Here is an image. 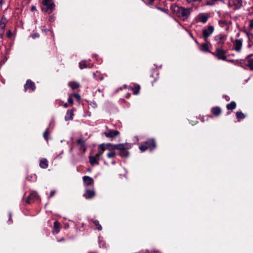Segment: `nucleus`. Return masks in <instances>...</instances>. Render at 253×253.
I'll list each match as a JSON object with an SVG mask.
<instances>
[{"mask_svg": "<svg viewBox=\"0 0 253 253\" xmlns=\"http://www.w3.org/2000/svg\"><path fill=\"white\" fill-rule=\"evenodd\" d=\"M171 10L181 20L185 21L188 19L192 11V8H185L176 5L171 6Z\"/></svg>", "mask_w": 253, "mask_h": 253, "instance_id": "nucleus-1", "label": "nucleus"}, {"mask_svg": "<svg viewBox=\"0 0 253 253\" xmlns=\"http://www.w3.org/2000/svg\"><path fill=\"white\" fill-rule=\"evenodd\" d=\"M118 150V155L122 158H127L129 155L128 150L132 147V144L129 143L115 144L113 146Z\"/></svg>", "mask_w": 253, "mask_h": 253, "instance_id": "nucleus-2", "label": "nucleus"}, {"mask_svg": "<svg viewBox=\"0 0 253 253\" xmlns=\"http://www.w3.org/2000/svg\"><path fill=\"white\" fill-rule=\"evenodd\" d=\"M42 4L45 7L42 8V11L47 14L52 13L55 8V4L52 0H42Z\"/></svg>", "mask_w": 253, "mask_h": 253, "instance_id": "nucleus-3", "label": "nucleus"}, {"mask_svg": "<svg viewBox=\"0 0 253 253\" xmlns=\"http://www.w3.org/2000/svg\"><path fill=\"white\" fill-rule=\"evenodd\" d=\"M239 64L243 68L248 67L251 70H253V54L248 55L245 59L241 60Z\"/></svg>", "mask_w": 253, "mask_h": 253, "instance_id": "nucleus-4", "label": "nucleus"}, {"mask_svg": "<svg viewBox=\"0 0 253 253\" xmlns=\"http://www.w3.org/2000/svg\"><path fill=\"white\" fill-rule=\"evenodd\" d=\"M227 51L222 49V48L216 47L214 52H211L213 56L216 57L218 60H227L226 55Z\"/></svg>", "mask_w": 253, "mask_h": 253, "instance_id": "nucleus-5", "label": "nucleus"}, {"mask_svg": "<svg viewBox=\"0 0 253 253\" xmlns=\"http://www.w3.org/2000/svg\"><path fill=\"white\" fill-rule=\"evenodd\" d=\"M214 31V27L212 25H208L205 27L202 30V37L205 41H207L208 38L211 35Z\"/></svg>", "mask_w": 253, "mask_h": 253, "instance_id": "nucleus-6", "label": "nucleus"}, {"mask_svg": "<svg viewBox=\"0 0 253 253\" xmlns=\"http://www.w3.org/2000/svg\"><path fill=\"white\" fill-rule=\"evenodd\" d=\"M227 36L224 34H220L214 37V40L216 42L215 46L216 47L221 48L225 44Z\"/></svg>", "mask_w": 253, "mask_h": 253, "instance_id": "nucleus-7", "label": "nucleus"}, {"mask_svg": "<svg viewBox=\"0 0 253 253\" xmlns=\"http://www.w3.org/2000/svg\"><path fill=\"white\" fill-rule=\"evenodd\" d=\"M228 5L235 9H239L243 6V0H228Z\"/></svg>", "mask_w": 253, "mask_h": 253, "instance_id": "nucleus-8", "label": "nucleus"}, {"mask_svg": "<svg viewBox=\"0 0 253 253\" xmlns=\"http://www.w3.org/2000/svg\"><path fill=\"white\" fill-rule=\"evenodd\" d=\"M24 91L26 92L28 89L33 91L36 89V85L34 82L31 80H27L26 84L24 85Z\"/></svg>", "mask_w": 253, "mask_h": 253, "instance_id": "nucleus-9", "label": "nucleus"}, {"mask_svg": "<svg viewBox=\"0 0 253 253\" xmlns=\"http://www.w3.org/2000/svg\"><path fill=\"white\" fill-rule=\"evenodd\" d=\"M109 145H111V143H102L98 145L97 149H98V152L96 153L99 156H100L101 157L103 154L104 152L106 150H108V148L109 147Z\"/></svg>", "mask_w": 253, "mask_h": 253, "instance_id": "nucleus-10", "label": "nucleus"}, {"mask_svg": "<svg viewBox=\"0 0 253 253\" xmlns=\"http://www.w3.org/2000/svg\"><path fill=\"white\" fill-rule=\"evenodd\" d=\"M248 38V47L251 48L253 45V34L248 30L243 31Z\"/></svg>", "mask_w": 253, "mask_h": 253, "instance_id": "nucleus-11", "label": "nucleus"}, {"mask_svg": "<svg viewBox=\"0 0 253 253\" xmlns=\"http://www.w3.org/2000/svg\"><path fill=\"white\" fill-rule=\"evenodd\" d=\"M104 134L106 137L112 140L120 134V132L117 130H109L108 131L104 132Z\"/></svg>", "mask_w": 253, "mask_h": 253, "instance_id": "nucleus-12", "label": "nucleus"}, {"mask_svg": "<svg viewBox=\"0 0 253 253\" xmlns=\"http://www.w3.org/2000/svg\"><path fill=\"white\" fill-rule=\"evenodd\" d=\"M144 143L146 145L148 149H149L150 151L153 150L156 147V143L154 138L148 139L144 142Z\"/></svg>", "mask_w": 253, "mask_h": 253, "instance_id": "nucleus-13", "label": "nucleus"}, {"mask_svg": "<svg viewBox=\"0 0 253 253\" xmlns=\"http://www.w3.org/2000/svg\"><path fill=\"white\" fill-rule=\"evenodd\" d=\"M234 49L237 52H240L243 45V40L242 39H236L233 42Z\"/></svg>", "mask_w": 253, "mask_h": 253, "instance_id": "nucleus-14", "label": "nucleus"}, {"mask_svg": "<svg viewBox=\"0 0 253 253\" xmlns=\"http://www.w3.org/2000/svg\"><path fill=\"white\" fill-rule=\"evenodd\" d=\"M209 17L208 13H201L197 15V20L198 22H201L205 24L207 22Z\"/></svg>", "mask_w": 253, "mask_h": 253, "instance_id": "nucleus-15", "label": "nucleus"}, {"mask_svg": "<svg viewBox=\"0 0 253 253\" xmlns=\"http://www.w3.org/2000/svg\"><path fill=\"white\" fill-rule=\"evenodd\" d=\"M38 198L39 197L37 193L35 191H32L28 196L26 200V203L30 204L33 203L35 201L38 200Z\"/></svg>", "mask_w": 253, "mask_h": 253, "instance_id": "nucleus-16", "label": "nucleus"}, {"mask_svg": "<svg viewBox=\"0 0 253 253\" xmlns=\"http://www.w3.org/2000/svg\"><path fill=\"white\" fill-rule=\"evenodd\" d=\"M232 22L230 20H221L218 21L219 25L224 29L226 31H228L229 30L230 26L231 25Z\"/></svg>", "mask_w": 253, "mask_h": 253, "instance_id": "nucleus-17", "label": "nucleus"}, {"mask_svg": "<svg viewBox=\"0 0 253 253\" xmlns=\"http://www.w3.org/2000/svg\"><path fill=\"white\" fill-rule=\"evenodd\" d=\"M77 143L79 147V150L84 153L86 151V149L85 141L83 138H80L77 140Z\"/></svg>", "mask_w": 253, "mask_h": 253, "instance_id": "nucleus-18", "label": "nucleus"}, {"mask_svg": "<svg viewBox=\"0 0 253 253\" xmlns=\"http://www.w3.org/2000/svg\"><path fill=\"white\" fill-rule=\"evenodd\" d=\"M101 159V157L96 154L95 156L89 157V163L92 166L98 165L99 164L98 161Z\"/></svg>", "mask_w": 253, "mask_h": 253, "instance_id": "nucleus-19", "label": "nucleus"}, {"mask_svg": "<svg viewBox=\"0 0 253 253\" xmlns=\"http://www.w3.org/2000/svg\"><path fill=\"white\" fill-rule=\"evenodd\" d=\"M95 195V192L94 189H86L83 196L86 199H90L94 197Z\"/></svg>", "mask_w": 253, "mask_h": 253, "instance_id": "nucleus-20", "label": "nucleus"}, {"mask_svg": "<svg viewBox=\"0 0 253 253\" xmlns=\"http://www.w3.org/2000/svg\"><path fill=\"white\" fill-rule=\"evenodd\" d=\"M114 145L115 144L111 143V145H109V147L108 150L109 152L107 154V157L109 159L114 158L116 156V153L115 151L116 149L113 147Z\"/></svg>", "mask_w": 253, "mask_h": 253, "instance_id": "nucleus-21", "label": "nucleus"}, {"mask_svg": "<svg viewBox=\"0 0 253 253\" xmlns=\"http://www.w3.org/2000/svg\"><path fill=\"white\" fill-rule=\"evenodd\" d=\"M211 45V44L210 42L207 40V41H205V42L200 45V49L203 52L211 53V51L209 50V46Z\"/></svg>", "mask_w": 253, "mask_h": 253, "instance_id": "nucleus-22", "label": "nucleus"}, {"mask_svg": "<svg viewBox=\"0 0 253 253\" xmlns=\"http://www.w3.org/2000/svg\"><path fill=\"white\" fill-rule=\"evenodd\" d=\"M84 185L86 186H91L94 184L93 179L88 176H84L83 177Z\"/></svg>", "mask_w": 253, "mask_h": 253, "instance_id": "nucleus-23", "label": "nucleus"}, {"mask_svg": "<svg viewBox=\"0 0 253 253\" xmlns=\"http://www.w3.org/2000/svg\"><path fill=\"white\" fill-rule=\"evenodd\" d=\"M211 111L213 115L216 117L219 116L222 112L221 109L218 106L212 107L211 109Z\"/></svg>", "mask_w": 253, "mask_h": 253, "instance_id": "nucleus-24", "label": "nucleus"}, {"mask_svg": "<svg viewBox=\"0 0 253 253\" xmlns=\"http://www.w3.org/2000/svg\"><path fill=\"white\" fill-rule=\"evenodd\" d=\"M151 73L150 77V78L154 79V80L151 81L153 83L158 79L159 72L157 69H153L151 71Z\"/></svg>", "mask_w": 253, "mask_h": 253, "instance_id": "nucleus-25", "label": "nucleus"}, {"mask_svg": "<svg viewBox=\"0 0 253 253\" xmlns=\"http://www.w3.org/2000/svg\"><path fill=\"white\" fill-rule=\"evenodd\" d=\"M74 112L72 110H68L67 111L66 115L65 117V120L68 121L73 119Z\"/></svg>", "mask_w": 253, "mask_h": 253, "instance_id": "nucleus-26", "label": "nucleus"}, {"mask_svg": "<svg viewBox=\"0 0 253 253\" xmlns=\"http://www.w3.org/2000/svg\"><path fill=\"white\" fill-rule=\"evenodd\" d=\"M48 164L47 159L45 158H42L40 160V167L42 169H45L48 168Z\"/></svg>", "mask_w": 253, "mask_h": 253, "instance_id": "nucleus-27", "label": "nucleus"}, {"mask_svg": "<svg viewBox=\"0 0 253 253\" xmlns=\"http://www.w3.org/2000/svg\"><path fill=\"white\" fill-rule=\"evenodd\" d=\"M7 22L8 20L4 16H2L0 20V28L5 30Z\"/></svg>", "mask_w": 253, "mask_h": 253, "instance_id": "nucleus-28", "label": "nucleus"}, {"mask_svg": "<svg viewBox=\"0 0 253 253\" xmlns=\"http://www.w3.org/2000/svg\"><path fill=\"white\" fill-rule=\"evenodd\" d=\"M68 85L73 90L77 89L81 86L80 84L77 82H70Z\"/></svg>", "mask_w": 253, "mask_h": 253, "instance_id": "nucleus-29", "label": "nucleus"}, {"mask_svg": "<svg viewBox=\"0 0 253 253\" xmlns=\"http://www.w3.org/2000/svg\"><path fill=\"white\" fill-rule=\"evenodd\" d=\"M236 103L235 101H231L226 105V108L228 110L232 111L236 108Z\"/></svg>", "mask_w": 253, "mask_h": 253, "instance_id": "nucleus-30", "label": "nucleus"}, {"mask_svg": "<svg viewBox=\"0 0 253 253\" xmlns=\"http://www.w3.org/2000/svg\"><path fill=\"white\" fill-rule=\"evenodd\" d=\"M140 87V85L137 84L135 85L134 87H129V89L133 91V94L135 95H137L139 92Z\"/></svg>", "mask_w": 253, "mask_h": 253, "instance_id": "nucleus-31", "label": "nucleus"}, {"mask_svg": "<svg viewBox=\"0 0 253 253\" xmlns=\"http://www.w3.org/2000/svg\"><path fill=\"white\" fill-rule=\"evenodd\" d=\"M93 76H94V78L96 80H100V81H102L103 80V76H102V75L100 74V73L98 71H96L95 73H93Z\"/></svg>", "mask_w": 253, "mask_h": 253, "instance_id": "nucleus-32", "label": "nucleus"}, {"mask_svg": "<svg viewBox=\"0 0 253 253\" xmlns=\"http://www.w3.org/2000/svg\"><path fill=\"white\" fill-rule=\"evenodd\" d=\"M92 222L93 223L94 225L96 227V229L98 231H101L102 228L101 225L99 224V221L97 220H92Z\"/></svg>", "mask_w": 253, "mask_h": 253, "instance_id": "nucleus-33", "label": "nucleus"}, {"mask_svg": "<svg viewBox=\"0 0 253 253\" xmlns=\"http://www.w3.org/2000/svg\"><path fill=\"white\" fill-rule=\"evenodd\" d=\"M236 116L239 120L243 119L246 117V115L244 114L241 111L236 112Z\"/></svg>", "mask_w": 253, "mask_h": 253, "instance_id": "nucleus-34", "label": "nucleus"}, {"mask_svg": "<svg viewBox=\"0 0 253 253\" xmlns=\"http://www.w3.org/2000/svg\"><path fill=\"white\" fill-rule=\"evenodd\" d=\"M60 223L58 221H56L54 222L53 228L56 233H58L59 232L58 229L60 227Z\"/></svg>", "mask_w": 253, "mask_h": 253, "instance_id": "nucleus-35", "label": "nucleus"}, {"mask_svg": "<svg viewBox=\"0 0 253 253\" xmlns=\"http://www.w3.org/2000/svg\"><path fill=\"white\" fill-rule=\"evenodd\" d=\"M139 149L141 152H144L148 149L146 145L144 143V142L139 145Z\"/></svg>", "mask_w": 253, "mask_h": 253, "instance_id": "nucleus-36", "label": "nucleus"}, {"mask_svg": "<svg viewBox=\"0 0 253 253\" xmlns=\"http://www.w3.org/2000/svg\"><path fill=\"white\" fill-rule=\"evenodd\" d=\"M49 129L47 128L44 132H43V136L44 138L46 140H48L49 139Z\"/></svg>", "mask_w": 253, "mask_h": 253, "instance_id": "nucleus-37", "label": "nucleus"}, {"mask_svg": "<svg viewBox=\"0 0 253 253\" xmlns=\"http://www.w3.org/2000/svg\"><path fill=\"white\" fill-rule=\"evenodd\" d=\"M5 32V30L3 29L0 28V42L1 43H2L3 42V35Z\"/></svg>", "mask_w": 253, "mask_h": 253, "instance_id": "nucleus-38", "label": "nucleus"}, {"mask_svg": "<svg viewBox=\"0 0 253 253\" xmlns=\"http://www.w3.org/2000/svg\"><path fill=\"white\" fill-rule=\"evenodd\" d=\"M253 29V19H251L249 21V28L247 30L249 31H251Z\"/></svg>", "mask_w": 253, "mask_h": 253, "instance_id": "nucleus-39", "label": "nucleus"}, {"mask_svg": "<svg viewBox=\"0 0 253 253\" xmlns=\"http://www.w3.org/2000/svg\"><path fill=\"white\" fill-rule=\"evenodd\" d=\"M156 8L158 9V10H161L163 12H164V13L168 14H169V10L168 9H166V8H162V7H156Z\"/></svg>", "mask_w": 253, "mask_h": 253, "instance_id": "nucleus-40", "label": "nucleus"}, {"mask_svg": "<svg viewBox=\"0 0 253 253\" xmlns=\"http://www.w3.org/2000/svg\"><path fill=\"white\" fill-rule=\"evenodd\" d=\"M79 66L81 69L86 68L87 66L84 61H81L79 63Z\"/></svg>", "mask_w": 253, "mask_h": 253, "instance_id": "nucleus-41", "label": "nucleus"}, {"mask_svg": "<svg viewBox=\"0 0 253 253\" xmlns=\"http://www.w3.org/2000/svg\"><path fill=\"white\" fill-rule=\"evenodd\" d=\"M6 36L8 39H11L12 36V33L11 30H8L6 31Z\"/></svg>", "mask_w": 253, "mask_h": 253, "instance_id": "nucleus-42", "label": "nucleus"}, {"mask_svg": "<svg viewBox=\"0 0 253 253\" xmlns=\"http://www.w3.org/2000/svg\"><path fill=\"white\" fill-rule=\"evenodd\" d=\"M8 222H9V224L10 223H11L12 222V214L10 212H9L8 213Z\"/></svg>", "mask_w": 253, "mask_h": 253, "instance_id": "nucleus-43", "label": "nucleus"}, {"mask_svg": "<svg viewBox=\"0 0 253 253\" xmlns=\"http://www.w3.org/2000/svg\"><path fill=\"white\" fill-rule=\"evenodd\" d=\"M154 1V0H149V1L145 2V3L146 5L150 6L153 5Z\"/></svg>", "mask_w": 253, "mask_h": 253, "instance_id": "nucleus-44", "label": "nucleus"}, {"mask_svg": "<svg viewBox=\"0 0 253 253\" xmlns=\"http://www.w3.org/2000/svg\"><path fill=\"white\" fill-rule=\"evenodd\" d=\"M222 97L224 98L227 101H229L230 99V97L227 95H223Z\"/></svg>", "mask_w": 253, "mask_h": 253, "instance_id": "nucleus-45", "label": "nucleus"}, {"mask_svg": "<svg viewBox=\"0 0 253 253\" xmlns=\"http://www.w3.org/2000/svg\"><path fill=\"white\" fill-rule=\"evenodd\" d=\"M74 96L75 98L78 100H79L81 98V96L79 94H74Z\"/></svg>", "mask_w": 253, "mask_h": 253, "instance_id": "nucleus-46", "label": "nucleus"}, {"mask_svg": "<svg viewBox=\"0 0 253 253\" xmlns=\"http://www.w3.org/2000/svg\"><path fill=\"white\" fill-rule=\"evenodd\" d=\"M68 101L70 104H73V100L71 97L68 98Z\"/></svg>", "mask_w": 253, "mask_h": 253, "instance_id": "nucleus-47", "label": "nucleus"}, {"mask_svg": "<svg viewBox=\"0 0 253 253\" xmlns=\"http://www.w3.org/2000/svg\"><path fill=\"white\" fill-rule=\"evenodd\" d=\"M188 3H192L195 1H201L202 0H186Z\"/></svg>", "mask_w": 253, "mask_h": 253, "instance_id": "nucleus-48", "label": "nucleus"}, {"mask_svg": "<svg viewBox=\"0 0 253 253\" xmlns=\"http://www.w3.org/2000/svg\"><path fill=\"white\" fill-rule=\"evenodd\" d=\"M39 35L38 34H34L32 35V37L33 39H35L37 37H39Z\"/></svg>", "mask_w": 253, "mask_h": 253, "instance_id": "nucleus-49", "label": "nucleus"}, {"mask_svg": "<svg viewBox=\"0 0 253 253\" xmlns=\"http://www.w3.org/2000/svg\"><path fill=\"white\" fill-rule=\"evenodd\" d=\"M55 193V191H54V190L51 191L50 193L49 197H51L53 196L54 195Z\"/></svg>", "mask_w": 253, "mask_h": 253, "instance_id": "nucleus-50", "label": "nucleus"}, {"mask_svg": "<svg viewBox=\"0 0 253 253\" xmlns=\"http://www.w3.org/2000/svg\"><path fill=\"white\" fill-rule=\"evenodd\" d=\"M226 61L227 62H231V63H235V64H236V63H235V62H236L237 61H235L233 59H231V60H226Z\"/></svg>", "mask_w": 253, "mask_h": 253, "instance_id": "nucleus-51", "label": "nucleus"}, {"mask_svg": "<svg viewBox=\"0 0 253 253\" xmlns=\"http://www.w3.org/2000/svg\"><path fill=\"white\" fill-rule=\"evenodd\" d=\"M6 0H0V5H2L5 2Z\"/></svg>", "mask_w": 253, "mask_h": 253, "instance_id": "nucleus-52", "label": "nucleus"}, {"mask_svg": "<svg viewBox=\"0 0 253 253\" xmlns=\"http://www.w3.org/2000/svg\"><path fill=\"white\" fill-rule=\"evenodd\" d=\"M36 6H34V5H32V6H31V10H32V11H34V10H36Z\"/></svg>", "mask_w": 253, "mask_h": 253, "instance_id": "nucleus-53", "label": "nucleus"}, {"mask_svg": "<svg viewBox=\"0 0 253 253\" xmlns=\"http://www.w3.org/2000/svg\"><path fill=\"white\" fill-rule=\"evenodd\" d=\"M68 106H69V105H68V103H65V104H64V106L65 108L68 107Z\"/></svg>", "mask_w": 253, "mask_h": 253, "instance_id": "nucleus-54", "label": "nucleus"}, {"mask_svg": "<svg viewBox=\"0 0 253 253\" xmlns=\"http://www.w3.org/2000/svg\"><path fill=\"white\" fill-rule=\"evenodd\" d=\"M194 41H195V42H196L198 45H199L200 46V44H199V43L197 41V40L196 39H195V40H194Z\"/></svg>", "mask_w": 253, "mask_h": 253, "instance_id": "nucleus-55", "label": "nucleus"}, {"mask_svg": "<svg viewBox=\"0 0 253 253\" xmlns=\"http://www.w3.org/2000/svg\"><path fill=\"white\" fill-rule=\"evenodd\" d=\"M130 96V93H127V94L126 95V97L128 98Z\"/></svg>", "mask_w": 253, "mask_h": 253, "instance_id": "nucleus-56", "label": "nucleus"}, {"mask_svg": "<svg viewBox=\"0 0 253 253\" xmlns=\"http://www.w3.org/2000/svg\"><path fill=\"white\" fill-rule=\"evenodd\" d=\"M44 31L46 32H47V31H50L51 32V33L52 34H53L52 32L50 31L49 30L45 29V30H44Z\"/></svg>", "mask_w": 253, "mask_h": 253, "instance_id": "nucleus-57", "label": "nucleus"}, {"mask_svg": "<svg viewBox=\"0 0 253 253\" xmlns=\"http://www.w3.org/2000/svg\"><path fill=\"white\" fill-rule=\"evenodd\" d=\"M97 91H98V92H101V91H102V90H101V89H97Z\"/></svg>", "mask_w": 253, "mask_h": 253, "instance_id": "nucleus-58", "label": "nucleus"}, {"mask_svg": "<svg viewBox=\"0 0 253 253\" xmlns=\"http://www.w3.org/2000/svg\"><path fill=\"white\" fill-rule=\"evenodd\" d=\"M112 164L113 165H115L116 164V162L115 161H113V162H112Z\"/></svg>", "mask_w": 253, "mask_h": 253, "instance_id": "nucleus-59", "label": "nucleus"}, {"mask_svg": "<svg viewBox=\"0 0 253 253\" xmlns=\"http://www.w3.org/2000/svg\"><path fill=\"white\" fill-rule=\"evenodd\" d=\"M208 5H211V3H210L209 2H207Z\"/></svg>", "mask_w": 253, "mask_h": 253, "instance_id": "nucleus-60", "label": "nucleus"}, {"mask_svg": "<svg viewBox=\"0 0 253 253\" xmlns=\"http://www.w3.org/2000/svg\"><path fill=\"white\" fill-rule=\"evenodd\" d=\"M87 170H88V171H89V172H90V171H91V169H87Z\"/></svg>", "mask_w": 253, "mask_h": 253, "instance_id": "nucleus-61", "label": "nucleus"}, {"mask_svg": "<svg viewBox=\"0 0 253 253\" xmlns=\"http://www.w3.org/2000/svg\"><path fill=\"white\" fill-rule=\"evenodd\" d=\"M190 36H191L192 38H193V36L192 34H190Z\"/></svg>", "mask_w": 253, "mask_h": 253, "instance_id": "nucleus-62", "label": "nucleus"}, {"mask_svg": "<svg viewBox=\"0 0 253 253\" xmlns=\"http://www.w3.org/2000/svg\"><path fill=\"white\" fill-rule=\"evenodd\" d=\"M237 36V37H239L240 36V33H238Z\"/></svg>", "mask_w": 253, "mask_h": 253, "instance_id": "nucleus-63", "label": "nucleus"}, {"mask_svg": "<svg viewBox=\"0 0 253 253\" xmlns=\"http://www.w3.org/2000/svg\"><path fill=\"white\" fill-rule=\"evenodd\" d=\"M72 150V148H71L70 149V151H71Z\"/></svg>", "mask_w": 253, "mask_h": 253, "instance_id": "nucleus-64", "label": "nucleus"}]
</instances>
